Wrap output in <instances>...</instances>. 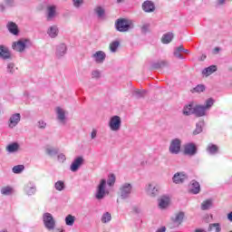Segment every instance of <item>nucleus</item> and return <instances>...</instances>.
I'll return each mask as SVG.
<instances>
[{
    "mask_svg": "<svg viewBox=\"0 0 232 232\" xmlns=\"http://www.w3.org/2000/svg\"><path fill=\"white\" fill-rule=\"evenodd\" d=\"M116 182V177L113 173L108 175V180L102 179L96 188L95 198L97 200H103L110 195V188H112Z\"/></svg>",
    "mask_w": 232,
    "mask_h": 232,
    "instance_id": "1",
    "label": "nucleus"
},
{
    "mask_svg": "<svg viewBox=\"0 0 232 232\" xmlns=\"http://www.w3.org/2000/svg\"><path fill=\"white\" fill-rule=\"evenodd\" d=\"M132 191H133L132 184H130V182H125L124 184H121L119 189L121 198H122L123 200L130 198Z\"/></svg>",
    "mask_w": 232,
    "mask_h": 232,
    "instance_id": "2",
    "label": "nucleus"
},
{
    "mask_svg": "<svg viewBox=\"0 0 232 232\" xmlns=\"http://www.w3.org/2000/svg\"><path fill=\"white\" fill-rule=\"evenodd\" d=\"M133 27L131 20H127L126 18H120L116 22V29L121 33H125L130 31Z\"/></svg>",
    "mask_w": 232,
    "mask_h": 232,
    "instance_id": "3",
    "label": "nucleus"
},
{
    "mask_svg": "<svg viewBox=\"0 0 232 232\" xmlns=\"http://www.w3.org/2000/svg\"><path fill=\"white\" fill-rule=\"evenodd\" d=\"M122 126V120L120 115H112L109 121V128L111 131H119Z\"/></svg>",
    "mask_w": 232,
    "mask_h": 232,
    "instance_id": "4",
    "label": "nucleus"
},
{
    "mask_svg": "<svg viewBox=\"0 0 232 232\" xmlns=\"http://www.w3.org/2000/svg\"><path fill=\"white\" fill-rule=\"evenodd\" d=\"M181 143L182 140L180 139H172L169 148V153H172L173 155L180 153Z\"/></svg>",
    "mask_w": 232,
    "mask_h": 232,
    "instance_id": "5",
    "label": "nucleus"
},
{
    "mask_svg": "<svg viewBox=\"0 0 232 232\" xmlns=\"http://www.w3.org/2000/svg\"><path fill=\"white\" fill-rule=\"evenodd\" d=\"M160 186H158V184H155L154 182L147 184L145 186V191L147 193V195H149V197H152L155 198L159 195L160 193Z\"/></svg>",
    "mask_w": 232,
    "mask_h": 232,
    "instance_id": "6",
    "label": "nucleus"
},
{
    "mask_svg": "<svg viewBox=\"0 0 232 232\" xmlns=\"http://www.w3.org/2000/svg\"><path fill=\"white\" fill-rule=\"evenodd\" d=\"M44 224L46 229L53 230L55 227V219L51 213H44L43 217Z\"/></svg>",
    "mask_w": 232,
    "mask_h": 232,
    "instance_id": "7",
    "label": "nucleus"
},
{
    "mask_svg": "<svg viewBox=\"0 0 232 232\" xmlns=\"http://www.w3.org/2000/svg\"><path fill=\"white\" fill-rule=\"evenodd\" d=\"M170 202V197L163 195L158 199V208H160V209H167L168 208H169Z\"/></svg>",
    "mask_w": 232,
    "mask_h": 232,
    "instance_id": "8",
    "label": "nucleus"
},
{
    "mask_svg": "<svg viewBox=\"0 0 232 232\" xmlns=\"http://www.w3.org/2000/svg\"><path fill=\"white\" fill-rule=\"evenodd\" d=\"M28 44V40H18L17 42H14L12 47L14 51H17L18 53H24L26 49V45Z\"/></svg>",
    "mask_w": 232,
    "mask_h": 232,
    "instance_id": "9",
    "label": "nucleus"
},
{
    "mask_svg": "<svg viewBox=\"0 0 232 232\" xmlns=\"http://www.w3.org/2000/svg\"><path fill=\"white\" fill-rule=\"evenodd\" d=\"M21 113H12L8 120V126L9 128H15L17 124H19L21 121Z\"/></svg>",
    "mask_w": 232,
    "mask_h": 232,
    "instance_id": "10",
    "label": "nucleus"
},
{
    "mask_svg": "<svg viewBox=\"0 0 232 232\" xmlns=\"http://www.w3.org/2000/svg\"><path fill=\"white\" fill-rule=\"evenodd\" d=\"M141 8L145 13H153L156 5L152 0H145L141 5Z\"/></svg>",
    "mask_w": 232,
    "mask_h": 232,
    "instance_id": "11",
    "label": "nucleus"
},
{
    "mask_svg": "<svg viewBox=\"0 0 232 232\" xmlns=\"http://www.w3.org/2000/svg\"><path fill=\"white\" fill-rule=\"evenodd\" d=\"M84 162V159L83 157H76V159H74V160L72 162L71 164V171H78V169H80V168L82 166Z\"/></svg>",
    "mask_w": 232,
    "mask_h": 232,
    "instance_id": "12",
    "label": "nucleus"
},
{
    "mask_svg": "<svg viewBox=\"0 0 232 232\" xmlns=\"http://www.w3.org/2000/svg\"><path fill=\"white\" fill-rule=\"evenodd\" d=\"M92 60H94L96 63H103L106 60V53L104 51H97L92 54Z\"/></svg>",
    "mask_w": 232,
    "mask_h": 232,
    "instance_id": "13",
    "label": "nucleus"
},
{
    "mask_svg": "<svg viewBox=\"0 0 232 232\" xmlns=\"http://www.w3.org/2000/svg\"><path fill=\"white\" fill-rule=\"evenodd\" d=\"M0 58L2 60H9L12 58L11 51H9L6 45H0Z\"/></svg>",
    "mask_w": 232,
    "mask_h": 232,
    "instance_id": "14",
    "label": "nucleus"
},
{
    "mask_svg": "<svg viewBox=\"0 0 232 232\" xmlns=\"http://www.w3.org/2000/svg\"><path fill=\"white\" fill-rule=\"evenodd\" d=\"M184 153L186 155H195L197 153V146L193 142H188L184 146Z\"/></svg>",
    "mask_w": 232,
    "mask_h": 232,
    "instance_id": "15",
    "label": "nucleus"
},
{
    "mask_svg": "<svg viewBox=\"0 0 232 232\" xmlns=\"http://www.w3.org/2000/svg\"><path fill=\"white\" fill-rule=\"evenodd\" d=\"M56 112H57V119L60 121V122H63V124H65L66 111H65L64 108H61V106H57Z\"/></svg>",
    "mask_w": 232,
    "mask_h": 232,
    "instance_id": "16",
    "label": "nucleus"
},
{
    "mask_svg": "<svg viewBox=\"0 0 232 232\" xmlns=\"http://www.w3.org/2000/svg\"><path fill=\"white\" fill-rule=\"evenodd\" d=\"M201 188L199 182H197V180H191L190 186H189V191L190 193H193V195H198L200 193Z\"/></svg>",
    "mask_w": 232,
    "mask_h": 232,
    "instance_id": "17",
    "label": "nucleus"
},
{
    "mask_svg": "<svg viewBox=\"0 0 232 232\" xmlns=\"http://www.w3.org/2000/svg\"><path fill=\"white\" fill-rule=\"evenodd\" d=\"M187 179H188V175H186V173L184 172L175 173L173 177V182H175V184H182V182L187 180Z\"/></svg>",
    "mask_w": 232,
    "mask_h": 232,
    "instance_id": "18",
    "label": "nucleus"
},
{
    "mask_svg": "<svg viewBox=\"0 0 232 232\" xmlns=\"http://www.w3.org/2000/svg\"><path fill=\"white\" fill-rule=\"evenodd\" d=\"M47 34L50 38H57L59 35V27L58 25H50L47 29Z\"/></svg>",
    "mask_w": 232,
    "mask_h": 232,
    "instance_id": "19",
    "label": "nucleus"
},
{
    "mask_svg": "<svg viewBox=\"0 0 232 232\" xmlns=\"http://www.w3.org/2000/svg\"><path fill=\"white\" fill-rule=\"evenodd\" d=\"M57 15V6L56 5H48L47 7V18L51 20Z\"/></svg>",
    "mask_w": 232,
    "mask_h": 232,
    "instance_id": "20",
    "label": "nucleus"
},
{
    "mask_svg": "<svg viewBox=\"0 0 232 232\" xmlns=\"http://www.w3.org/2000/svg\"><path fill=\"white\" fill-rule=\"evenodd\" d=\"M67 47L65 44H60V45H57L56 47V56L58 58H61L62 56H64L66 54Z\"/></svg>",
    "mask_w": 232,
    "mask_h": 232,
    "instance_id": "21",
    "label": "nucleus"
},
{
    "mask_svg": "<svg viewBox=\"0 0 232 232\" xmlns=\"http://www.w3.org/2000/svg\"><path fill=\"white\" fill-rule=\"evenodd\" d=\"M194 113L198 117H201L203 115H206V108H205V106H203L201 104H197L196 106H194Z\"/></svg>",
    "mask_w": 232,
    "mask_h": 232,
    "instance_id": "22",
    "label": "nucleus"
},
{
    "mask_svg": "<svg viewBox=\"0 0 232 232\" xmlns=\"http://www.w3.org/2000/svg\"><path fill=\"white\" fill-rule=\"evenodd\" d=\"M217 71H218L217 65H210L209 67H207L202 71V74H204V76H210Z\"/></svg>",
    "mask_w": 232,
    "mask_h": 232,
    "instance_id": "23",
    "label": "nucleus"
},
{
    "mask_svg": "<svg viewBox=\"0 0 232 232\" xmlns=\"http://www.w3.org/2000/svg\"><path fill=\"white\" fill-rule=\"evenodd\" d=\"M7 29L13 34H18V25L14 22H8Z\"/></svg>",
    "mask_w": 232,
    "mask_h": 232,
    "instance_id": "24",
    "label": "nucleus"
},
{
    "mask_svg": "<svg viewBox=\"0 0 232 232\" xmlns=\"http://www.w3.org/2000/svg\"><path fill=\"white\" fill-rule=\"evenodd\" d=\"M20 148V144L18 142H12V144H8V146H6V150L9 153H14V151H18Z\"/></svg>",
    "mask_w": 232,
    "mask_h": 232,
    "instance_id": "25",
    "label": "nucleus"
},
{
    "mask_svg": "<svg viewBox=\"0 0 232 232\" xmlns=\"http://www.w3.org/2000/svg\"><path fill=\"white\" fill-rule=\"evenodd\" d=\"M184 217H185L184 213L182 212L178 213L174 218H172V221L174 222V224L180 226V224H182L184 220Z\"/></svg>",
    "mask_w": 232,
    "mask_h": 232,
    "instance_id": "26",
    "label": "nucleus"
},
{
    "mask_svg": "<svg viewBox=\"0 0 232 232\" xmlns=\"http://www.w3.org/2000/svg\"><path fill=\"white\" fill-rule=\"evenodd\" d=\"M183 51H185L183 45H179V47H176V49L174 50V56L176 58H179V60H184V56L183 54H181Z\"/></svg>",
    "mask_w": 232,
    "mask_h": 232,
    "instance_id": "27",
    "label": "nucleus"
},
{
    "mask_svg": "<svg viewBox=\"0 0 232 232\" xmlns=\"http://www.w3.org/2000/svg\"><path fill=\"white\" fill-rule=\"evenodd\" d=\"M173 38H174L173 33H167L166 34H163V36L161 38V42L163 44H170V42H172Z\"/></svg>",
    "mask_w": 232,
    "mask_h": 232,
    "instance_id": "28",
    "label": "nucleus"
},
{
    "mask_svg": "<svg viewBox=\"0 0 232 232\" xmlns=\"http://www.w3.org/2000/svg\"><path fill=\"white\" fill-rule=\"evenodd\" d=\"M59 150L57 148H53V146H46L45 147V152L47 155H50V157H54V155H57Z\"/></svg>",
    "mask_w": 232,
    "mask_h": 232,
    "instance_id": "29",
    "label": "nucleus"
},
{
    "mask_svg": "<svg viewBox=\"0 0 232 232\" xmlns=\"http://www.w3.org/2000/svg\"><path fill=\"white\" fill-rule=\"evenodd\" d=\"M212 207H213V200L211 199L204 200V202H202L201 204L202 211H207L208 209H210V208Z\"/></svg>",
    "mask_w": 232,
    "mask_h": 232,
    "instance_id": "30",
    "label": "nucleus"
},
{
    "mask_svg": "<svg viewBox=\"0 0 232 232\" xmlns=\"http://www.w3.org/2000/svg\"><path fill=\"white\" fill-rule=\"evenodd\" d=\"M183 113L184 115H191V113H195V108L193 107V104H187V106H184Z\"/></svg>",
    "mask_w": 232,
    "mask_h": 232,
    "instance_id": "31",
    "label": "nucleus"
},
{
    "mask_svg": "<svg viewBox=\"0 0 232 232\" xmlns=\"http://www.w3.org/2000/svg\"><path fill=\"white\" fill-rule=\"evenodd\" d=\"M204 125H205L204 121H199V122H197L196 130H194V135H197L198 133H201V131H203Z\"/></svg>",
    "mask_w": 232,
    "mask_h": 232,
    "instance_id": "32",
    "label": "nucleus"
},
{
    "mask_svg": "<svg viewBox=\"0 0 232 232\" xmlns=\"http://www.w3.org/2000/svg\"><path fill=\"white\" fill-rule=\"evenodd\" d=\"M215 229L216 232H221V225L220 223H209L208 230Z\"/></svg>",
    "mask_w": 232,
    "mask_h": 232,
    "instance_id": "33",
    "label": "nucleus"
},
{
    "mask_svg": "<svg viewBox=\"0 0 232 232\" xmlns=\"http://www.w3.org/2000/svg\"><path fill=\"white\" fill-rule=\"evenodd\" d=\"M75 220H76L75 217H73L72 215H68L65 218V224L66 226H74Z\"/></svg>",
    "mask_w": 232,
    "mask_h": 232,
    "instance_id": "34",
    "label": "nucleus"
},
{
    "mask_svg": "<svg viewBox=\"0 0 232 232\" xmlns=\"http://www.w3.org/2000/svg\"><path fill=\"white\" fill-rule=\"evenodd\" d=\"M96 14L100 17L102 18L105 14V9L104 7H102V5H98L95 9H94Z\"/></svg>",
    "mask_w": 232,
    "mask_h": 232,
    "instance_id": "35",
    "label": "nucleus"
},
{
    "mask_svg": "<svg viewBox=\"0 0 232 232\" xmlns=\"http://www.w3.org/2000/svg\"><path fill=\"white\" fill-rule=\"evenodd\" d=\"M112 217L111 213H103L102 216V224H108V222H111Z\"/></svg>",
    "mask_w": 232,
    "mask_h": 232,
    "instance_id": "36",
    "label": "nucleus"
},
{
    "mask_svg": "<svg viewBox=\"0 0 232 232\" xmlns=\"http://www.w3.org/2000/svg\"><path fill=\"white\" fill-rule=\"evenodd\" d=\"M207 150L211 154H215L218 151V146L217 144H208Z\"/></svg>",
    "mask_w": 232,
    "mask_h": 232,
    "instance_id": "37",
    "label": "nucleus"
},
{
    "mask_svg": "<svg viewBox=\"0 0 232 232\" xmlns=\"http://www.w3.org/2000/svg\"><path fill=\"white\" fill-rule=\"evenodd\" d=\"M54 188L57 191H63L65 188L64 182H63V180H58V182H55Z\"/></svg>",
    "mask_w": 232,
    "mask_h": 232,
    "instance_id": "38",
    "label": "nucleus"
},
{
    "mask_svg": "<svg viewBox=\"0 0 232 232\" xmlns=\"http://www.w3.org/2000/svg\"><path fill=\"white\" fill-rule=\"evenodd\" d=\"M119 46H120V42H118V41L111 42V44H110L111 52L116 53Z\"/></svg>",
    "mask_w": 232,
    "mask_h": 232,
    "instance_id": "39",
    "label": "nucleus"
},
{
    "mask_svg": "<svg viewBox=\"0 0 232 232\" xmlns=\"http://www.w3.org/2000/svg\"><path fill=\"white\" fill-rule=\"evenodd\" d=\"M146 91H140V89H137V91H134L132 95H134V97H137V99H140V97H144Z\"/></svg>",
    "mask_w": 232,
    "mask_h": 232,
    "instance_id": "40",
    "label": "nucleus"
},
{
    "mask_svg": "<svg viewBox=\"0 0 232 232\" xmlns=\"http://www.w3.org/2000/svg\"><path fill=\"white\" fill-rule=\"evenodd\" d=\"M1 193H2L3 195H12V193H13V188H10L9 186H7V187H5V188H2Z\"/></svg>",
    "mask_w": 232,
    "mask_h": 232,
    "instance_id": "41",
    "label": "nucleus"
},
{
    "mask_svg": "<svg viewBox=\"0 0 232 232\" xmlns=\"http://www.w3.org/2000/svg\"><path fill=\"white\" fill-rule=\"evenodd\" d=\"M214 102L215 101L213 100V98H208V100L206 101L205 111H207V110H209V108L213 106Z\"/></svg>",
    "mask_w": 232,
    "mask_h": 232,
    "instance_id": "42",
    "label": "nucleus"
},
{
    "mask_svg": "<svg viewBox=\"0 0 232 232\" xmlns=\"http://www.w3.org/2000/svg\"><path fill=\"white\" fill-rule=\"evenodd\" d=\"M24 166L20 164L17 166H14L13 172L14 173H22V171H24Z\"/></svg>",
    "mask_w": 232,
    "mask_h": 232,
    "instance_id": "43",
    "label": "nucleus"
},
{
    "mask_svg": "<svg viewBox=\"0 0 232 232\" xmlns=\"http://www.w3.org/2000/svg\"><path fill=\"white\" fill-rule=\"evenodd\" d=\"M16 67L14 65V63H8L7 65V72H9L10 74H14L16 71Z\"/></svg>",
    "mask_w": 232,
    "mask_h": 232,
    "instance_id": "44",
    "label": "nucleus"
},
{
    "mask_svg": "<svg viewBox=\"0 0 232 232\" xmlns=\"http://www.w3.org/2000/svg\"><path fill=\"white\" fill-rule=\"evenodd\" d=\"M169 62L162 61V62H160L159 63H156V65H154V67L156 69H159V68H162V67H169Z\"/></svg>",
    "mask_w": 232,
    "mask_h": 232,
    "instance_id": "45",
    "label": "nucleus"
},
{
    "mask_svg": "<svg viewBox=\"0 0 232 232\" xmlns=\"http://www.w3.org/2000/svg\"><path fill=\"white\" fill-rule=\"evenodd\" d=\"M102 76V72L101 71H92V78H93L94 80H99Z\"/></svg>",
    "mask_w": 232,
    "mask_h": 232,
    "instance_id": "46",
    "label": "nucleus"
},
{
    "mask_svg": "<svg viewBox=\"0 0 232 232\" xmlns=\"http://www.w3.org/2000/svg\"><path fill=\"white\" fill-rule=\"evenodd\" d=\"M84 4V0H72V5H74V7H82V5H83Z\"/></svg>",
    "mask_w": 232,
    "mask_h": 232,
    "instance_id": "47",
    "label": "nucleus"
},
{
    "mask_svg": "<svg viewBox=\"0 0 232 232\" xmlns=\"http://www.w3.org/2000/svg\"><path fill=\"white\" fill-rule=\"evenodd\" d=\"M25 191L27 193V195H34V193L36 192V188L35 187H32V188H26Z\"/></svg>",
    "mask_w": 232,
    "mask_h": 232,
    "instance_id": "48",
    "label": "nucleus"
},
{
    "mask_svg": "<svg viewBox=\"0 0 232 232\" xmlns=\"http://www.w3.org/2000/svg\"><path fill=\"white\" fill-rule=\"evenodd\" d=\"M150 24H143L141 26V32L142 33H148L150 31Z\"/></svg>",
    "mask_w": 232,
    "mask_h": 232,
    "instance_id": "49",
    "label": "nucleus"
},
{
    "mask_svg": "<svg viewBox=\"0 0 232 232\" xmlns=\"http://www.w3.org/2000/svg\"><path fill=\"white\" fill-rule=\"evenodd\" d=\"M206 90L205 85H198L193 89V92H204Z\"/></svg>",
    "mask_w": 232,
    "mask_h": 232,
    "instance_id": "50",
    "label": "nucleus"
},
{
    "mask_svg": "<svg viewBox=\"0 0 232 232\" xmlns=\"http://www.w3.org/2000/svg\"><path fill=\"white\" fill-rule=\"evenodd\" d=\"M97 133H98V130L95 128H93L92 131H91V138L92 139H96Z\"/></svg>",
    "mask_w": 232,
    "mask_h": 232,
    "instance_id": "51",
    "label": "nucleus"
},
{
    "mask_svg": "<svg viewBox=\"0 0 232 232\" xmlns=\"http://www.w3.org/2000/svg\"><path fill=\"white\" fill-rule=\"evenodd\" d=\"M58 160H61L62 162H64V160H66V155H64V153H60L58 155Z\"/></svg>",
    "mask_w": 232,
    "mask_h": 232,
    "instance_id": "52",
    "label": "nucleus"
},
{
    "mask_svg": "<svg viewBox=\"0 0 232 232\" xmlns=\"http://www.w3.org/2000/svg\"><path fill=\"white\" fill-rule=\"evenodd\" d=\"M38 127H39V128H45V127H46V122H45V121H38Z\"/></svg>",
    "mask_w": 232,
    "mask_h": 232,
    "instance_id": "53",
    "label": "nucleus"
},
{
    "mask_svg": "<svg viewBox=\"0 0 232 232\" xmlns=\"http://www.w3.org/2000/svg\"><path fill=\"white\" fill-rule=\"evenodd\" d=\"M156 232H166V227H160V228H158Z\"/></svg>",
    "mask_w": 232,
    "mask_h": 232,
    "instance_id": "54",
    "label": "nucleus"
},
{
    "mask_svg": "<svg viewBox=\"0 0 232 232\" xmlns=\"http://www.w3.org/2000/svg\"><path fill=\"white\" fill-rule=\"evenodd\" d=\"M227 218L229 220V222H232V211L227 215Z\"/></svg>",
    "mask_w": 232,
    "mask_h": 232,
    "instance_id": "55",
    "label": "nucleus"
},
{
    "mask_svg": "<svg viewBox=\"0 0 232 232\" xmlns=\"http://www.w3.org/2000/svg\"><path fill=\"white\" fill-rule=\"evenodd\" d=\"M227 0H218V4H219V5H224V4H226Z\"/></svg>",
    "mask_w": 232,
    "mask_h": 232,
    "instance_id": "56",
    "label": "nucleus"
},
{
    "mask_svg": "<svg viewBox=\"0 0 232 232\" xmlns=\"http://www.w3.org/2000/svg\"><path fill=\"white\" fill-rule=\"evenodd\" d=\"M194 232H207L204 228H196Z\"/></svg>",
    "mask_w": 232,
    "mask_h": 232,
    "instance_id": "57",
    "label": "nucleus"
},
{
    "mask_svg": "<svg viewBox=\"0 0 232 232\" xmlns=\"http://www.w3.org/2000/svg\"><path fill=\"white\" fill-rule=\"evenodd\" d=\"M0 11H5V5L4 4H0Z\"/></svg>",
    "mask_w": 232,
    "mask_h": 232,
    "instance_id": "58",
    "label": "nucleus"
},
{
    "mask_svg": "<svg viewBox=\"0 0 232 232\" xmlns=\"http://www.w3.org/2000/svg\"><path fill=\"white\" fill-rule=\"evenodd\" d=\"M219 51H220L219 47H215V49H214L215 53H219Z\"/></svg>",
    "mask_w": 232,
    "mask_h": 232,
    "instance_id": "59",
    "label": "nucleus"
},
{
    "mask_svg": "<svg viewBox=\"0 0 232 232\" xmlns=\"http://www.w3.org/2000/svg\"><path fill=\"white\" fill-rule=\"evenodd\" d=\"M182 53H185L186 54H189V51L188 49H184V51H182Z\"/></svg>",
    "mask_w": 232,
    "mask_h": 232,
    "instance_id": "60",
    "label": "nucleus"
},
{
    "mask_svg": "<svg viewBox=\"0 0 232 232\" xmlns=\"http://www.w3.org/2000/svg\"><path fill=\"white\" fill-rule=\"evenodd\" d=\"M0 232H8V230H6L5 228H3L2 230H0Z\"/></svg>",
    "mask_w": 232,
    "mask_h": 232,
    "instance_id": "61",
    "label": "nucleus"
},
{
    "mask_svg": "<svg viewBox=\"0 0 232 232\" xmlns=\"http://www.w3.org/2000/svg\"><path fill=\"white\" fill-rule=\"evenodd\" d=\"M124 0H117L118 4H121V2H123Z\"/></svg>",
    "mask_w": 232,
    "mask_h": 232,
    "instance_id": "62",
    "label": "nucleus"
},
{
    "mask_svg": "<svg viewBox=\"0 0 232 232\" xmlns=\"http://www.w3.org/2000/svg\"><path fill=\"white\" fill-rule=\"evenodd\" d=\"M56 232H64V230L63 229H62V230H57Z\"/></svg>",
    "mask_w": 232,
    "mask_h": 232,
    "instance_id": "63",
    "label": "nucleus"
},
{
    "mask_svg": "<svg viewBox=\"0 0 232 232\" xmlns=\"http://www.w3.org/2000/svg\"><path fill=\"white\" fill-rule=\"evenodd\" d=\"M228 232H232V230H228Z\"/></svg>",
    "mask_w": 232,
    "mask_h": 232,
    "instance_id": "64",
    "label": "nucleus"
}]
</instances>
